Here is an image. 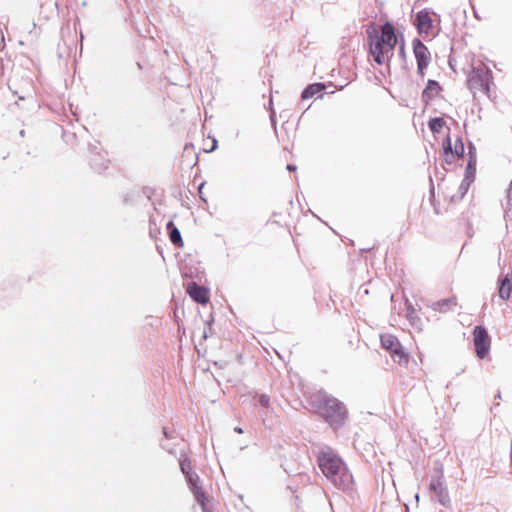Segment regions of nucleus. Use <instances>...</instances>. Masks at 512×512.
Listing matches in <instances>:
<instances>
[{
    "mask_svg": "<svg viewBox=\"0 0 512 512\" xmlns=\"http://www.w3.org/2000/svg\"><path fill=\"white\" fill-rule=\"evenodd\" d=\"M369 52L378 65L387 64L393 56L397 36L392 23L386 22L380 31L374 27L367 30Z\"/></svg>",
    "mask_w": 512,
    "mask_h": 512,
    "instance_id": "f257e3e1",
    "label": "nucleus"
},
{
    "mask_svg": "<svg viewBox=\"0 0 512 512\" xmlns=\"http://www.w3.org/2000/svg\"><path fill=\"white\" fill-rule=\"evenodd\" d=\"M318 463L323 474L337 486H346L351 475L347 472L343 461L332 452H323L318 458Z\"/></svg>",
    "mask_w": 512,
    "mask_h": 512,
    "instance_id": "f03ea898",
    "label": "nucleus"
},
{
    "mask_svg": "<svg viewBox=\"0 0 512 512\" xmlns=\"http://www.w3.org/2000/svg\"><path fill=\"white\" fill-rule=\"evenodd\" d=\"M492 81V72L484 63L473 64L468 74L467 85L475 95L481 93L490 97V84Z\"/></svg>",
    "mask_w": 512,
    "mask_h": 512,
    "instance_id": "7ed1b4c3",
    "label": "nucleus"
},
{
    "mask_svg": "<svg viewBox=\"0 0 512 512\" xmlns=\"http://www.w3.org/2000/svg\"><path fill=\"white\" fill-rule=\"evenodd\" d=\"M319 413L331 425L341 424L346 416V407L334 397L322 396L317 406Z\"/></svg>",
    "mask_w": 512,
    "mask_h": 512,
    "instance_id": "20e7f679",
    "label": "nucleus"
},
{
    "mask_svg": "<svg viewBox=\"0 0 512 512\" xmlns=\"http://www.w3.org/2000/svg\"><path fill=\"white\" fill-rule=\"evenodd\" d=\"M438 16L428 9L419 11L414 20L417 32L425 37H433L438 32Z\"/></svg>",
    "mask_w": 512,
    "mask_h": 512,
    "instance_id": "39448f33",
    "label": "nucleus"
},
{
    "mask_svg": "<svg viewBox=\"0 0 512 512\" xmlns=\"http://www.w3.org/2000/svg\"><path fill=\"white\" fill-rule=\"evenodd\" d=\"M380 341L382 348L390 354L395 363L403 366L408 365L409 355L404 351L396 336L388 333L382 334Z\"/></svg>",
    "mask_w": 512,
    "mask_h": 512,
    "instance_id": "423d86ee",
    "label": "nucleus"
},
{
    "mask_svg": "<svg viewBox=\"0 0 512 512\" xmlns=\"http://www.w3.org/2000/svg\"><path fill=\"white\" fill-rule=\"evenodd\" d=\"M429 489L434 493L441 505H450L451 499L449 496L448 488L445 484V476L442 465L435 469V474L431 477L429 482Z\"/></svg>",
    "mask_w": 512,
    "mask_h": 512,
    "instance_id": "0eeeda50",
    "label": "nucleus"
},
{
    "mask_svg": "<svg viewBox=\"0 0 512 512\" xmlns=\"http://www.w3.org/2000/svg\"><path fill=\"white\" fill-rule=\"evenodd\" d=\"M464 144L461 138H457L454 143L449 134L442 142V157L445 163L454 164L464 156Z\"/></svg>",
    "mask_w": 512,
    "mask_h": 512,
    "instance_id": "6e6552de",
    "label": "nucleus"
},
{
    "mask_svg": "<svg viewBox=\"0 0 512 512\" xmlns=\"http://www.w3.org/2000/svg\"><path fill=\"white\" fill-rule=\"evenodd\" d=\"M469 184L462 181L460 184L455 182H444L438 185L445 199L451 203L460 201L468 190Z\"/></svg>",
    "mask_w": 512,
    "mask_h": 512,
    "instance_id": "1a4fd4ad",
    "label": "nucleus"
},
{
    "mask_svg": "<svg viewBox=\"0 0 512 512\" xmlns=\"http://www.w3.org/2000/svg\"><path fill=\"white\" fill-rule=\"evenodd\" d=\"M473 343L478 358H485L491 347V339L483 326H476L473 330Z\"/></svg>",
    "mask_w": 512,
    "mask_h": 512,
    "instance_id": "9d476101",
    "label": "nucleus"
},
{
    "mask_svg": "<svg viewBox=\"0 0 512 512\" xmlns=\"http://www.w3.org/2000/svg\"><path fill=\"white\" fill-rule=\"evenodd\" d=\"M412 45L417 62V72L421 77H424L425 70L429 66L431 60V54L428 48L419 39H415Z\"/></svg>",
    "mask_w": 512,
    "mask_h": 512,
    "instance_id": "9b49d317",
    "label": "nucleus"
},
{
    "mask_svg": "<svg viewBox=\"0 0 512 512\" xmlns=\"http://www.w3.org/2000/svg\"><path fill=\"white\" fill-rule=\"evenodd\" d=\"M186 292L197 303L207 304L209 302V290L204 286H199L195 282L188 284Z\"/></svg>",
    "mask_w": 512,
    "mask_h": 512,
    "instance_id": "f8f14e48",
    "label": "nucleus"
},
{
    "mask_svg": "<svg viewBox=\"0 0 512 512\" xmlns=\"http://www.w3.org/2000/svg\"><path fill=\"white\" fill-rule=\"evenodd\" d=\"M442 92L441 85L435 80H428L426 87L422 91V101L428 105L434 98Z\"/></svg>",
    "mask_w": 512,
    "mask_h": 512,
    "instance_id": "ddd939ff",
    "label": "nucleus"
},
{
    "mask_svg": "<svg viewBox=\"0 0 512 512\" xmlns=\"http://www.w3.org/2000/svg\"><path fill=\"white\" fill-rule=\"evenodd\" d=\"M167 230L169 233V239L170 241L176 246V247H183L184 242L182 240L181 234L179 229L174 225L172 221H169L167 223Z\"/></svg>",
    "mask_w": 512,
    "mask_h": 512,
    "instance_id": "4468645a",
    "label": "nucleus"
},
{
    "mask_svg": "<svg viewBox=\"0 0 512 512\" xmlns=\"http://www.w3.org/2000/svg\"><path fill=\"white\" fill-rule=\"evenodd\" d=\"M325 90L323 83H313L308 85L302 92L301 98L303 100L310 99L315 95L321 94Z\"/></svg>",
    "mask_w": 512,
    "mask_h": 512,
    "instance_id": "2eb2a0df",
    "label": "nucleus"
},
{
    "mask_svg": "<svg viewBox=\"0 0 512 512\" xmlns=\"http://www.w3.org/2000/svg\"><path fill=\"white\" fill-rule=\"evenodd\" d=\"M511 292H512V281L508 276H506L500 281L499 297L502 300L507 301L511 296Z\"/></svg>",
    "mask_w": 512,
    "mask_h": 512,
    "instance_id": "dca6fc26",
    "label": "nucleus"
},
{
    "mask_svg": "<svg viewBox=\"0 0 512 512\" xmlns=\"http://www.w3.org/2000/svg\"><path fill=\"white\" fill-rule=\"evenodd\" d=\"M457 305L456 297L443 299L433 303V309L438 312H446Z\"/></svg>",
    "mask_w": 512,
    "mask_h": 512,
    "instance_id": "f3484780",
    "label": "nucleus"
},
{
    "mask_svg": "<svg viewBox=\"0 0 512 512\" xmlns=\"http://www.w3.org/2000/svg\"><path fill=\"white\" fill-rule=\"evenodd\" d=\"M445 125H446V122L441 117L431 118L428 122V126H429L430 130L434 134L440 133L443 130V128L445 127Z\"/></svg>",
    "mask_w": 512,
    "mask_h": 512,
    "instance_id": "a211bd4d",
    "label": "nucleus"
},
{
    "mask_svg": "<svg viewBox=\"0 0 512 512\" xmlns=\"http://www.w3.org/2000/svg\"><path fill=\"white\" fill-rule=\"evenodd\" d=\"M476 170V154L473 151V147H469V159L467 163V174L472 175Z\"/></svg>",
    "mask_w": 512,
    "mask_h": 512,
    "instance_id": "6ab92c4d",
    "label": "nucleus"
},
{
    "mask_svg": "<svg viewBox=\"0 0 512 512\" xmlns=\"http://www.w3.org/2000/svg\"><path fill=\"white\" fill-rule=\"evenodd\" d=\"M194 494H195V498H196L197 502L201 505L203 512H206L207 498H206L205 492L202 489L195 487Z\"/></svg>",
    "mask_w": 512,
    "mask_h": 512,
    "instance_id": "aec40b11",
    "label": "nucleus"
},
{
    "mask_svg": "<svg viewBox=\"0 0 512 512\" xmlns=\"http://www.w3.org/2000/svg\"><path fill=\"white\" fill-rule=\"evenodd\" d=\"M259 403L264 408H269L270 406V397L266 394H262L259 396Z\"/></svg>",
    "mask_w": 512,
    "mask_h": 512,
    "instance_id": "412c9836",
    "label": "nucleus"
},
{
    "mask_svg": "<svg viewBox=\"0 0 512 512\" xmlns=\"http://www.w3.org/2000/svg\"><path fill=\"white\" fill-rule=\"evenodd\" d=\"M414 314H415V309L413 308V306L411 304H409L407 307V316L412 317Z\"/></svg>",
    "mask_w": 512,
    "mask_h": 512,
    "instance_id": "4be33fe9",
    "label": "nucleus"
},
{
    "mask_svg": "<svg viewBox=\"0 0 512 512\" xmlns=\"http://www.w3.org/2000/svg\"><path fill=\"white\" fill-rule=\"evenodd\" d=\"M286 168L288 171H291V172H294L297 170V167L293 164H288Z\"/></svg>",
    "mask_w": 512,
    "mask_h": 512,
    "instance_id": "5701e85b",
    "label": "nucleus"
},
{
    "mask_svg": "<svg viewBox=\"0 0 512 512\" xmlns=\"http://www.w3.org/2000/svg\"><path fill=\"white\" fill-rule=\"evenodd\" d=\"M234 430H235V432H237L239 434L243 433V431L240 427H236Z\"/></svg>",
    "mask_w": 512,
    "mask_h": 512,
    "instance_id": "b1692460",
    "label": "nucleus"
},
{
    "mask_svg": "<svg viewBox=\"0 0 512 512\" xmlns=\"http://www.w3.org/2000/svg\"><path fill=\"white\" fill-rule=\"evenodd\" d=\"M400 51H401L402 53H404V44H403V43H402V44H401V46H400Z\"/></svg>",
    "mask_w": 512,
    "mask_h": 512,
    "instance_id": "393cba45",
    "label": "nucleus"
},
{
    "mask_svg": "<svg viewBox=\"0 0 512 512\" xmlns=\"http://www.w3.org/2000/svg\"><path fill=\"white\" fill-rule=\"evenodd\" d=\"M181 469L184 473H186L187 467H184V465L181 466Z\"/></svg>",
    "mask_w": 512,
    "mask_h": 512,
    "instance_id": "a878e982",
    "label": "nucleus"
},
{
    "mask_svg": "<svg viewBox=\"0 0 512 512\" xmlns=\"http://www.w3.org/2000/svg\"><path fill=\"white\" fill-rule=\"evenodd\" d=\"M181 469L184 473H186L187 467H184V465L181 466Z\"/></svg>",
    "mask_w": 512,
    "mask_h": 512,
    "instance_id": "bb28decb",
    "label": "nucleus"
}]
</instances>
